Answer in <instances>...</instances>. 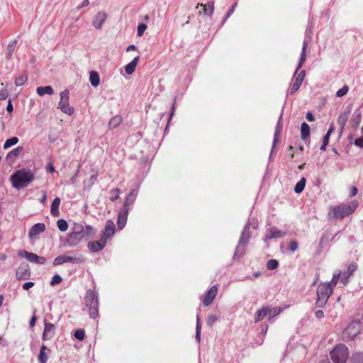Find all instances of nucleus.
I'll return each mask as SVG.
<instances>
[{"instance_id":"1","label":"nucleus","mask_w":363,"mask_h":363,"mask_svg":"<svg viewBox=\"0 0 363 363\" xmlns=\"http://www.w3.org/2000/svg\"><path fill=\"white\" fill-rule=\"evenodd\" d=\"M252 226L254 229L258 227L257 221H253L250 223V220L245 224L243 230L241 232L240 237L239 238L238 245L235 247V250L233 255V259H240L245 253L246 247L251 238V233L250 228Z\"/></svg>"},{"instance_id":"2","label":"nucleus","mask_w":363,"mask_h":363,"mask_svg":"<svg viewBox=\"0 0 363 363\" xmlns=\"http://www.w3.org/2000/svg\"><path fill=\"white\" fill-rule=\"evenodd\" d=\"M34 174L28 169L22 168L14 172L10 178L12 186L16 189H23L34 180Z\"/></svg>"},{"instance_id":"3","label":"nucleus","mask_w":363,"mask_h":363,"mask_svg":"<svg viewBox=\"0 0 363 363\" xmlns=\"http://www.w3.org/2000/svg\"><path fill=\"white\" fill-rule=\"evenodd\" d=\"M358 203L357 201H351L347 203L340 204L330 208L328 213V218L331 219H343L351 215L357 208Z\"/></svg>"},{"instance_id":"4","label":"nucleus","mask_w":363,"mask_h":363,"mask_svg":"<svg viewBox=\"0 0 363 363\" xmlns=\"http://www.w3.org/2000/svg\"><path fill=\"white\" fill-rule=\"evenodd\" d=\"M333 293L331 288V283H321L318 285L316 294V306L318 308H323L327 303L329 297Z\"/></svg>"},{"instance_id":"5","label":"nucleus","mask_w":363,"mask_h":363,"mask_svg":"<svg viewBox=\"0 0 363 363\" xmlns=\"http://www.w3.org/2000/svg\"><path fill=\"white\" fill-rule=\"evenodd\" d=\"M86 306L89 308L90 318L96 319L99 315V298L91 289H89L85 295Z\"/></svg>"},{"instance_id":"6","label":"nucleus","mask_w":363,"mask_h":363,"mask_svg":"<svg viewBox=\"0 0 363 363\" xmlns=\"http://www.w3.org/2000/svg\"><path fill=\"white\" fill-rule=\"evenodd\" d=\"M330 354L333 363H346L348 359L349 350L347 346L340 344L333 348Z\"/></svg>"},{"instance_id":"7","label":"nucleus","mask_w":363,"mask_h":363,"mask_svg":"<svg viewBox=\"0 0 363 363\" xmlns=\"http://www.w3.org/2000/svg\"><path fill=\"white\" fill-rule=\"evenodd\" d=\"M85 260L86 259L82 255L72 257L63 254L58 255L57 257L55 258L53 261V264L55 266H57L65 263L81 264L84 262Z\"/></svg>"},{"instance_id":"8","label":"nucleus","mask_w":363,"mask_h":363,"mask_svg":"<svg viewBox=\"0 0 363 363\" xmlns=\"http://www.w3.org/2000/svg\"><path fill=\"white\" fill-rule=\"evenodd\" d=\"M69 91L65 89L60 93V101L58 108L65 113L71 116L74 113V108L69 106Z\"/></svg>"},{"instance_id":"9","label":"nucleus","mask_w":363,"mask_h":363,"mask_svg":"<svg viewBox=\"0 0 363 363\" xmlns=\"http://www.w3.org/2000/svg\"><path fill=\"white\" fill-rule=\"evenodd\" d=\"M18 255L21 258H26L29 262L38 264H45L46 259L44 257L38 256L33 252H29L26 250H19Z\"/></svg>"},{"instance_id":"10","label":"nucleus","mask_w":363,"mask_h":363,"mask_svg":"<svg viewBox=\"0 0 363 363\" xmlns=\"http://www.w3.org/2000/svg\"><path fill=\"white\" fill-rule=\"evenodd\" d=\"M30 274L31 273L29 265L26 262L21 263L20 266L16 271V277L18 280L28 279Z\"/></svg>"},{"instance_id":"11","label":"nucleus","mask_w":363,"mask_h":363,"mask_svg":"<svg viewBox=\"0 0 363 363\" xmlns=\"http://www.w3.org/2000/svg\"><path fill=\"white\" fill-rule=\"evenodd\" d=\"M44 324L45 327L42 335V340L43 341L50 340L55 335L56 327L54 324L47 322L45 319L44 320Z\"/></svg>"},{"instance_id":"12","label":"nucleus","mask_w":363,"mask_h":363,"mask_svg":"<svg viewBox=\"0 0 363 363\" xmlns=\"http://www.w3.org/2000/svg\"><path fill=\"white\" fill-rule=\"evenodd\" d=\"M285 235V232L279 230L276 227H272L267 229L264 240L267 242V240H272L274 238H281L284 237Z\"/></svg>"},{"instance_id":"13","label":"nucleus","mask_w":363,"mask_h":363,"mask_svg":"<svg viewBox=\"0 0 363 363\" xmlns=\"http://www.w3.org/2000/svg\"><path fill=\"white\" fill-rule=\"evenodd\" d=\"M217 292L218 287L216 285L211 286L207 291L203 299V304L204 306H208L212 303L213 301L217 295Z\"/></svg>"},{"instance_id":"14","label":"nucleus","mask_w":363,"mask_h":363,"mask_svg":"<svg viewBox=\"0 0 363 363\" xmlns=\"http://www.w3.org/2000/svg\"><path fill=\"white\" fill-rule=\"evenodd\" d=\"M84 238L82 234H78L74 232H70L67 238L66 243L69 247H75L79 242Z\"/></svg>"},{"instance_id":"15","label":"nucleus","mask_w":363,"mask_h":363,"mask_svg":"<svg viewBox=\"0 0 363 363\" xmlns=\"http://www.w3.org/2000/svg\"><path fill=\"white\" fill-rule=\"evenodd\" d=\"M138 188H135L130 191V192L127 195L123 206L121 208H125L129 211V206L133 205L136 199V197L138 194Z\"/></svg>"},{"instance_id":"16","label":"nucleus","mask_w":363,"mask_h":363,"mask_svg":"<svg viewBox=\"0 0 363 363\" xmlns=\"http://www.w3.org/2000/svg\"><path fill=\"white\" fill-rule=\"evenodd\" d=\"M357 269V264L354 262L351 263L347 270L342 274L340 278V282L343 285H346L349 281L350 277L356 271Z\"/></svg>"},{"instance_id":"17","label":"nucleus","mask_w":363,"mask_h":363,"mask_svg":"<svg viewBox=\"0 0 363 363\" xmlns=\"http://www.w3.org/2000/svg\"><path fill=\"white\" fill-rule=\"evenodd\" d=\"M128 211L125 208H121L118 214V220H117V224H118V230H122L127 222Z\"/></svg>"},{"instance_id":"18","label":"nucleus","mask_w":363,"mask_h":363,"mask_svg":"<svg viewBox=\"0 0 363 363\" xmlns=\"http://www.w3.org/2000/svg\"><path fill=\"white\" fill-rule=\"evenodd\" d=\"M362 121V111L359 108L355 109L352 119L350 122V126L352 129L355 130L358 128Z\"/></svg>"},{"instance_id":"19","label":"nucleus","mask_w":363,"mask_h":363,"mask_svg":"<svg viewBox=\"0 0 363 363\" xmlns=\"http://www.w3.org/2000/svg\"><path fill=\"white\" fill-rule=\"evenodd\" d=\"M45 230V225L42 223H35L32 226L28 232V236L30 238H34L40 233Z\"/></svg>"},{"instance_id":"20","label":"nucleus","mask_w":363,"mask_h":363,"mask_svg":"<svg viewBox=\"0 0 363 363\" xmlns=\"http://www.w3.org/2000/svg\"><path fill=\"white\" fill-rule=\"evenodd\" d=\"M307 45H308V43L306 41H303L300 59H299V61H298V65H297V67L296 69L294 76H296L298 71L302 67V66L303 65V64L306 62Z\"/></svg>"},{"instance_id":"21","label":"nucleus","mask_w":363,"mask_h":363,"mask_svg":"<svg viewBox=\"0 0 363 363\" xmlns=\"http://www.w3.org/2000/svg\"><path fill=\"white\" fill-rule=\"evenodd\" d=\"M307 45H308V43L306 41H303L300 59H299V61H298V65H297V67L296 69L294 76H296L298 71L302 67V66L303 65V64L306 62Z\"/></svg>"},{"instance_id":"22","label":"nucleus","mask_w":363,"mask_h":363,"mask_svg":"<svg viewBox=\"0 0 363 363\" xmlns=\"http://www.w3.org/2000/svg\"><path fill=\"white\" fill-rule=\"evenodd\" d=\"M107 16L104 12H99L94 18L93 26L96 29H100Z\"/></svg>"},{"instance_id":"23","label":"nucleus","mask_w":363,"mask_h":363,"mask_svg":"<svg viewBox=\"0 0 363 363\" xmlns=\"http://www.w3.org/2000/svg\"><path fill=\"white\" fill-rule=\"evenodd\" d=\"M103 234L108 238L112 237L115 234V224L112 220H108L106 222Z\"/></svg>"},{"instance_id":"24","label":"nucleus","mask_w":363,"mask_h":363,"mask_svg":"<svg viewBox=\"0 0 363 363\" xmlns=\"http://www.w3.org/2000/svg\"><path fill=\"white\" fill-rule=\"evenodd\" d=\"M60 201L61 200L59 197H55L51 203L50 213L54 217H58L60 216L59 206Z\"/></svg>"},{"instance_id":"25","label":"nucleus","mask_w":363,"mask_h":363,"mask_svg":"<svg viewBox=\"0 0 363 363\" xmlns=\"http://www.w3.org/2000/svg\"><path fill=\"white\" fill-rule=\"evenodd\" d=\"M139 56L135 57L133 60L125 66V71L128 74H131L134 72L135 67L139 61Z\"/></svg>"},{"instance_id":"26","label":"nucleus","mask_w":363,"mask_h":363,"mask_svg":"<svg viewBox=\"0 0 363 363\" xmlns=\"http://www.w3.org/2000/svg\"><path fill=\"white\" fill-rule=\"evenodd\" d=\"M48 350V347L46 345H43L40 347V352L38 355V360L39 363H47L48 359V356L45 351Z\"/></svg>"},{"instance_id":"27","label":"nucleus","mask_w":363,"mask_h":363,"mask_svg":"<svg viewBox=\"0 0 363 363\" xmlns=\"http://www.w3.org/2000/svg\"><path fill=\"white\" fill-rule=\"evenodd\" d=\"M310 126L306 122H303L301 125V138L303 140H306V139L310 136Z\"/></svg>"},{"instance_id":"28","label":"nucleus","mask_w":363,"mask_h":363,"mask_svg":"<svg viewBox=\"0 0 363 363\" xmlns=\"http://www.w3.org/2000/svg\"><path fill=\"white\" fill-rule=\"evenodd\" d=\"M199 6L203 7V11L204 13L211 16L214 11V3L213 1H208L206 4H199Z\"/></svg>"},{"instance_id":"29","label":"nucleus","mask_w":363,"mask_h":363,"mask_svg":"<svg viewBox=\"0 0 363 363\" xmlns=\"http://www.w3.org/2000/svg\"><path fill=\"white\" fill-rule=\"evenodd\" d=\"M37 94L42 96L45 94L52 95L54 93L52 87L50 85L45 86H39L37 88Z\"/></svg>"},{"instance_id":"30","label":"nucleus","mask_w":363,"mask_h":363,"mask_svg":"<svg viewBox=\"0 0 363 363\" xmlns=\"http://www.w3.org/2000/svg\"><path fill=\"white\" fill-rule=\"evenodd\" d=\"M349 114L350 111H344L341 112L340 114L339 115L337 122L340 125L342 130L344 129V127L346 125V123L348 120Z\"/></svg>"},{"instance_id":"31","label":"nucleus","mask_w":363,"mask_h":363,"mask_svg":"<svg viewBox=\"0 0 363 363\" xmlns=\"http://www.w3.org/2000/svg\"><path fill=\"white\" fill-rule=\"evenodd\" d=\"M89 81L94 87H96L100 84V77L97 72L91 71L90 72Z\"/></svg>"},{"instance_id":"32","label":"nucleus","mask_w":363,"mask_h":363,"mask_svg":"<svg viewBox=\"0 0 363 363\" xmlns=\"http://www.w3.org/2000/svg\"><path fill=\"white\" fill-rule=\"evenodd\" d=\"M269 311H267V307H264L256 312L255 316V322H259L262 320L267 314Z\"/></svg>"},{"instance_id":"33","label":"nucleus","mask_w":363,"mask_h":363,"mask_svg":"<svg viewBox=\"0 0 363 363\" xmlns=\"http://www.w3.org/2000/svg\"><path fill=\"white\" fill-rule=\"evenodd\" d=\"M23 147H21V146L17 147L16 148L12 150L7 154L6 160H9L10 159L13 160V159L16 158V157H18L19 155V154L21 152H23Z\"/></svg>"},{"instance_id":"34","label":"nucleus","mask_w":363,"mask_h":363,"mask_svg":"<svg viewBox=\"0 0 363 363\" xmlns=\"http://www.w3.org/2000/svg\"><path fill=\"white\" fill-rule=\"evenodd\" d=\"M88 248L91 252H98L103 250V246H101L99 242L92 241L88 243Z\"/></svg>"},{"instance_id":"35","label":"nucleus","mask_w":363,"mask_h":363,"mask_svg":"<svg viewBox=\"0 0 363 363\" xmlns=\"http://www.w3.org/2000/svg\"><path fill=\"white\" fill-rule=\"evenodd\" d=\"M306 183V179L304 177H302L295 185L294 191L296 194H301L305 188Z\"/></svg>"},{"instance_id":"36","label":"nucleus","mask_w":363,"mask_h":363,"mask_svg":"<svg viewBox=\"0 0 363 363\" xmlns=\"http://www.w3.org/2000/svg\"><path fill=\"white\" fill-rule=\"evenodd\" d=\"M122 118L120 116H116L110 120L108 127L110 128H116L122 123Z\"/></svg>"},{"instance_id":"37","label":"nucleus","mask_w":363,"mask_h":363,"mask_svg":"<svg viewBox=\"0 0 363 363\" xmlns=\"http://www.w3.org/2000/svg\"><path fill=\"white\" fill-rule=\"evenodd\" d=\"M96 233V230L89 225H86L85 230L84 229V240H87L90 238L93 237Z\"/></svg>"},{"instance_id":"38","label":"nucleus","mask_w":363,"mask_h":363,"mask_svg":"<svg viewBox=\"0 0 363 363\" xmlns=\"http://www.w3.org/2000/svg\"><path fill=\"white\" fill-rule=\"evenodd\" d=\"M16 43H17L16 40H13L12 41H11L9 43L8 46H7V52H6V57L7 59L11 58Z\"/></svg>"},{"instance_id":"39","label":"nucleus","mask_w":363,"mask_h":363,"mask_svg":"<svg viewBox=\"0 0 363 363\" xmlns=\"http://www.w3.org/2000/svg\"><path fill=\"white\" fill-rule=\"evenodd\" d=\"M352 363H363V352H357L352 354L351 357Z\"/></svg>"},{"instance_id":"40","label":"nucleus","mask_w":363,"mask_h":363,"mask_svg":"<svg viewBox=\"0 0 363 363\" xmlns=\"http://www.w3.org/2000/svg\"><path fill=\"white\" fill-rule=\"evenodd\" d=\"M18 142V138L17 137H16V136L11 137L5 141V143L4 144V148L8 149L10 147L17 144Z\"/></svg>"},{"instance_id":"41","label":"nucleus","mask_w":363,"mask_h":363,"mask_svg":"<svg viewBox=\"0 0 363 363\" xmlns=\"http://www.w3.org/2000/svg\"><path fill=\"white\" fill-rule=\"evenodd\" d=\"M71 232H74L78 234H82L84 235V226L80 223H74L71 228Z\"/></svg>"},{"instance_id":"42","label":"nucleus","mask_w":363,"mask_h":363,"mask_svg":"<svg viewBox=\"0 0 363 363\" xmlns=\"http://www.w3.org/2000/svg\"><path fill=\"white\" fill-rule=\"evenodd\" d=\"M57 226L62 232H65L68 228V223L65 219H60L57 221Z\"/></svg>"},{"instance_id":"43","label":"nucleus","mask_w":363,"mask_h":363,"mask_svg":"<svg viewBox=\"0 0 363 363\" xmlns=\"http://www.w3.org/2000/svg\"><path fill=\"white\" fill-rule=\"evenodd\" d=\"M28 80V77L26 74H21L18 77H16L15 79V84L16 86H20L24 84V83Z\"/></svg>"},{"instance_id":"44","label":"nucleus","mask_w":363,"mask_h":363,"mask_svg":"<svg viewBox=\"0 0 363 363\" xmlns=\"http://www.w3.org/2000/svg\"><path fill=\"white\" fill-rule=\"evenodd\" d=\"M267 311H269L267 315H269V318H272L279 315L281 312V308L277 307L271 308L267 307Z\"/></svg>"},{"instance_id":"45","label":"nucleus","mask_w":363,"mask_h":363,"mask_svg":"<svg viewBox=\"0 0 363 363\" xmlns=\"http://www.w3.org/2000/svg\"><path fill=\"white\" fill-rule=\"evenodd\" d=\"M279 266V262L277 259H271L267 263V268L269 270L276 269Z\"/></svg>"},{"instance_id":"46","label":"nucleus","mask_w":363,"mask_h":363,"mask_svg":"<svg viewBox=\"0 0 363 363\" xmlns=\"http://www.w3.org/2000/svg\"><path fill=\"white\" fill-rule=\"evenodd\" d=\"M74 337L78 340H83L85 337V331L83 329H77L74 333Z\"/></svg>"},{"instance_id":"47","label":"nucleus","mask_w":363,"mask_h":363,"mask_svg":"<svg viewBox=\"0 0 363 363\" xmlns=\"http://www.w3.org/2000/svg\"><path fill=\"white\" fill-rule=\"evenodd\" d=\"M237 5H238V4H237V2H235L231 6V8L229 9V11L227 12V13L225 14V17L223 19V21L221 23L222 25H223L226 22L227 19L233 13Z\"/></svg>"},{"instance_id":"48","label":"nucleus","mask_w":363,"mask_h":363,"mask_svg":"<svg viewBox=\"0 0 363 363\" xmlns=\"http://www.w3.org/2000/svg\"><path fill=\"white\" fill-rule=\"evenodd\" d=\"M341 278V272H338L337 273L333 274L332 280L329 282L331 283V288L333 289L338 281V280Z\"/></svg>"},{"instance_id":"49","label":"nucleus","mask_w":363,"mask_h":363,"mask_svg":"<svg viewBox=\"0 0 363 363\" xmlns=\"http://www.w3.org/2000/svg\"><path fill=\"white\" fill-rule=\"evenodd\" d=\"M349 91V87L347 85H344L336 92L337 97L344 96Z\"/></svg>"},{"instance_id":"50","label":"nucleus","mask_w":363,"mask_h":363,"mask_svg":"<svg viewBox=\"0 0 363 363\" xmlns=\"http://www.w3.org/2000/svg\"><path fill=\"white\" fill-rule=\"evenodd\" d=\"M62 281V279L61 276L59 274H55L52 277V278L50 282V284L51 286H55V285H57V284L61 283Z\"/></svg>"},{"instance_id":"51","label":"nucleus","mask_w":363,"mask_h":363,"mask_svg":"<svg viewBox=\"0 0 363 363\" xmlns=\"http://www.w3.org/2000/svg\"><path fill=\"white\" fill-rule=\"evenodd\" d=\"M147 26L146 24L142 23H140L138 26V28H137V35L138 36H142L145 32V30L147 29Z\"/></svg>"},{"instance_id":"52","label":"nucleus","mask_w":363,"mask_h":363,"mask_svg":"<svg viewBox=\"0 0 363 363\" xmlns=\"http://www.w3.org/2000/svg\"><path fill=\"white\" fill-rule=\"evenodd\" d=\"M217 320L218 317L215 315H208L206 320L207 325L211 327Z\"/></svg>"},{"instance_id":"53","label":"nucleus","mask_w":363,"mask_h":363,"mask_svg":"<svg viewBox=\"0 0 363 363\" xmlns=\"http://www.w3.org/2000/svg\"><path fill=\"white\" fill-rule=\"evenodd\" d=\"M111 192L113 193V195L110 197V200L111 201H115L119 198L121 191L119 189L116 188L113 189Z\"/></svg>"},{"instance_id":"54","label":"nucleus","mask_w":363,"mask_h":363,"mask_svg":"<svg viewBox=\"0 0 363 363\" xmlns=\"http://www.w3.org/2000/svg\"><path fill=\"white\" fill-rule=\"evenodd\" d=\"M281 119H282V114H281V116L279 117V121L277 122V124L276 128H275L274 133L281 134V133L282 131V127H283V125H282V123H281Z\"/></svg>"},{"instance_id":"55","label":"nucleus","mask_w":363,"mask_h":363,"mask_svg":"<svg viewBox=\"0 0 363 363\" xmlns=\"http://www.w3.org/2000/svg\"><path fill=\"white\" fill-rule=\"evenodd\" d=\"M298 245L296 240H291L289 242V248L291 251L294 252L298 249Z\"/></svg>"},{"instance_id":"56","label":"nucleus","mask_w":363,"mask_h":363,"mask_svg":"<svg viewBox=\"0 0 363 363\" xmlns=\"http://www.w3.org/2000/svg\"><path fill=\"white\" fill-rule=\"evenodd\" d=\"M305 76H306V71L305 70H301L298 73V74L296 76V80L298 81V82H300L301 83H302Z\"/></svg>"},{"instance_id":"57","label":"nucleus","mask_w":363,"mask_h":363,"mask_svg":"<svg viewBox=\"0 0 363 363\" xmlns=\"http://www.w3.org/2000/svg\"><path fill=\"white\" fill-rule=\"evenodd\" d=\"M108 237H107L106 235H104L101 236V238H100L99 240H96V242H99V243L103 246V249L106 246V240H107V238Z\"/></svg>"},{"instance_id":"58","label":"nucleus","mask_w":363,"mask_h":363,"mask_svg":"<svg viewBox=\"0 0 363 363\" xmlns=\"http://www.w3.org/2000/svg\"><path fill=\"white\" fill-rule=\"evenodd\" d=\"M35 313H36V309H34L33 310V316L31 317L30 321H29V325L30 327H33L35 325V322H36V320H37V318L35 316Z\"/></svg>"},{"instance_id":"59","label":"nucleus","mask_w":363,"mask_h":363,"mask_svg":"<svg viewBox=\"0 0 363 363\" xmlns=\"http://www.w3.org/2000/svg\"><path fill=\"white\" fill-rule=\"evenodd\" d=\"M35 285V283L33 281H28L23 284V289L24 290H29L30 288H32Z\"/></svg>"},{"instance_id":"60","label":"nucleus","mask_w":363,"mask_h":363,"mask_svg":"<svg viewBox=\"0 0 363 363\" xmlns=\"http://www.w3.org/2000/svg\"><path fill=\"white\" fill-rule=\"evenodd\" d=\"M354 144L356 146H358V147H360L363 148V136L361 137V138L355 139L354 141Z\"/></svg>"},{"instance_id":"61","label":"nucleus","mask_w":363,"mask_h":363,"mask_svg":"<svg viewBox=\"0 0 363 363\" xmlns=\"http://www.w3.org/2000/svg\"><path fill=\"white\" fill-rule=\"evenodd\" d=\"M9 96V93L6 89L0 91V100H5Z\"/></svg>"},{"instance_id":"62","label":"nucleus","mask_w":363,"mask_h":363,"mask_svg":"<svg viewBox=\"0 0 363 363\" xmlns=\"http://www.w3.org/2000/svg\"><path fill=\"white\" fill-rule=\"evenodd\" d=\"M306 118L309 122H313L315 120V117L311 112H308L306 115Z\"/></svg>"},{"instance_id":"63","label":"nucleus","mask_w":363,"mask_h":363,"mask_svg":"<svg viewBox=\"0 0 363 363\" xmlns=\"http://www.w3.org/2000/svg\"><path fill=\"white\" fill-rule=\"evenodd\" d=\"M279 135H280V134L274 133V139H273V143H272L273 146H276V145L279 143Z\"/></svg>"},{"instance_id":"64","label":"nucleus","mask_w":363,"mask_h":363,"mask_svg":"<svg viewBox=\"0 0 363 363\" xmlns=\"http://www.w3.org/2000/svg\"><path fill=\"white\" fill-rule=\"evenodd\" d=\"M6 111L9 113H11L13 111V106L12 102H11V101L10 99L8 101V104H7V106H6Z\"/></svg>"}]
</instances>
